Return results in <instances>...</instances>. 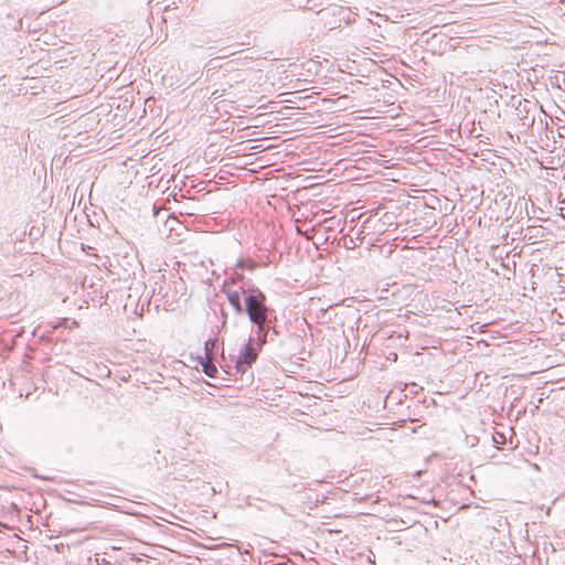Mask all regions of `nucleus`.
Instances as JSON below:
<instances>
[{
  "mask_svg": "<svg viewBox=\"0 0 565 565\" xmlns=\"http://www.w3.org/2000/svg\"><path fill=\"white\" fill-rule=\"evenodd\" d=\"M256 267V264L250 260V259H239L237 263H236V268H239V269H244V268H247L249 270H253L254 268Z\"/></svg>",
  "mask_w": 565,
  "mask_h": 565,
  "instance_id": "6e6552de",
  "label": "nucleus"
},
{
  "mask_svg": "<svg viewBox=\"0 0 565 565\" xmlns=\"http://www.w3.org/2000/svg\"><path fill=\"white\" fill-rule=\"evenodd\" d=\"M239 268H234L233 269V274L227 277L224 281V286L223 287H228L230 285H235L237 282H243V285H246L244 282V275L242 273L238 271Z\"/></svg>",
  "mask_w": 565,
  "mask_h": 565,
  "instance_id": "423d86ee",
  "label": "nucleus"
},
{
  "mask_svg": "<svg viewBox=\"0 0 565 565\" xmlns=\"http://www.w3.org/2000/svg\"><path fill=\"white\" fill-rule=\"evenodd\" d=\"M277 321V316L274 318L263 319L260 322H252L256 326L257 345L259 349L268 341L270 334V324Z\"/></svg>",
  "mask_w": 565,
  "mask_h": 565,
  "instance_id": "7ed1b4c3",
  "label": "nucleus"
},
{
  "mask_svg": "<svg viewBox=\"0 0 565 565\" xmlns=\"http://www.w3.org/2000/svg\"><path fill=\"white\" fill-rule=\"evenodd\" d=\"M494 444H503L504 436L502 434H497L492 437Z\"/></svg>",
  "mask_w": 565,
  "mask_h": 565,
  "instance_id": "9d476101",
  "label": "nucleus"
},
{
  "mask_svg": "<svg viewBox=\"0 0 565 565\" xmlns=\"http://www.w3.org/2000/svg\"><path fill=\"white\" fill-rule=\"evenodd\" d=\"M222 291L226 295V298L237 315H244V300L242 301L241 297L243 296L241 287L238 289H231L228 287H223Z\"/></svg>",
  "mask_w": 565,
  "mask_h": 565,
  "instance_id": "20e7f679",
  "label": "nucleus"
},
{
  "mask_svg": "<svg viewBox=\"0 0 565 565\" xmlns=\"http://www.w3.org/2000/svg\"><path fill=\"white\" fill-rule=\"evenodd\" d=\"M259 349L258 345L253 344V339L249 338L248 342L243 347L235 361V370L237 373H245L247 369L257 360Z\"/></svg>",
  "mask_w": 565,
  "mask_h": 565,
  "instance_id": "f03ea898",
  "label": "nucleus"
},
{
  "mask_svg": "<svg viewBox=\"0 0 565 565\" xmlns=\"http://www.w3.org/2000/svg\"><path fill=\"white\" fill-rule=\"evenodd\" d=\"M244 296V313L250 322H260L266 318H274L276 311L267 306L266 295L255 285L241 286Z\"/></svg>",
  "mask_w": 565,
  "mask_h": 565,
  "instance_id": "f257e3e1",
  "label": "nucleus"
},
{
  "mask_svg": "<svg viewBox=\"0 0 565 565\" xmlns=\"http://www.w3.org/2000/svg\"><path fill=\"white\" fill-rule=\"evenodd\" d=\"M213 360L214 359L199 358V362L202 365V370L209 377H215L217 374V367L213 363Z\"/></svg>",
  "mask_w": 565,
  "mask_h": 565,
  "instance_id": "39448f33",
  "label": "nucleus"
},
{
  "mask_svg": "<svg viewBox=\"0 0 565 565\" xmlns=\"http://www.w3.org/2000/svg\"><path fill=\"white\" fill-rule=\"evenodd\" d=\"M223 324L226 323L227 315L222 310Z\"/></svg>",
  "mask_w": 565,
  "mask_h": 565,
  "instance_id": "f8f14e48",
  "label": "nucleus"
},
{
  "mask_svg": "<svg viewBox=\"0 0 565 565\" xmlns=\"http://www.w3.org/2000/svg\"><path fill=\"white\" fill-rule=\"evenodd\" d=\"M226 95H227V94H226V90H225V89H222V90H220V89H215V90L212 93V96H213V98H214V99H218V98L224 97V96H226Z\"/></svg>",
  "mask_w": 565,
  "mask_h": 565,
  "instance_id": "1a4fd4ad",
  "label": "nucleus"
},
{
  "mask_svg": "<svg viewBox=\"0 0 565 565\" xmlns=\"http://www.w3.org/2000/svg\"><path fill=\"white\" fill-rule=\"evenodd\" d=\"M217 340L216 339H209L204 343V354L205 356L203 359H214V349L216 348Z\"/></svg>",
  "mask_w": 565,
  "mask_h": 565,
  "instance_id": "0eeeda50",
  "label": "nucleus"
},
{
  "mask_svg": "<svg viewBox=\"0 0 565 565\" xmlns=\"http://www.w3.org/2000/svg\"><path fill=\"white\" fill-rule=\"evenodd\" d=\"M278 334H279V332L277 331L276 327L270 324V334H269L268 340L274 341L273 335H278Z\"/></svg>",
  "mask_w": 565,
  "mask_h": 565,
  "instance_id": "9b49d317",
  "label": "nucleus"
}]
</instances>
